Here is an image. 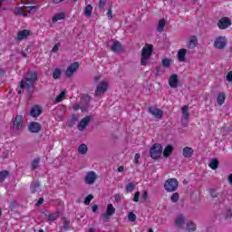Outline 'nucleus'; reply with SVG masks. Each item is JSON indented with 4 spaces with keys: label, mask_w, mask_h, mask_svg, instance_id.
Masks as SVG:
<instances>
[{
    "label": "nucleus",
    "mask_w": 232,
    "mask_h": 232,
    "mask_svg": "<svg viewBox=\"0 0 232 232\" xmlns=\"http://www.w3.org/2000/svg\"><path fill=\"white\" fill-rule=\"evenodd\" d=\"M35 81H37V73L35 72H28L25 81L22 80L20 83V90L18 93L21 94L23 90H28L30 92L32 88H34V84H35Z\"/></svg>",
    "instance_id": "obj_1"
},
{
    "label": "nucleus",
    "mask_w": 232,
    "mask_h": 232,
    "mask_svg": "<svg viewBox=\"0 0 232 232\" xmlns=\"http://www.w3.org/2000/svg\"><path fill=\"white\" fill-rule=\"evenodd\" d=\"M151 53H153V45L147 44L141 50V58L140 64L141 66H148L150 64V57H151Z\"/></svg>",
    "instance_id": "obj_2"
},
{
    "label": "nucleus",
    "mask_w": 232,
    "mask_h": 232,
    "mask_svg": "<svg viewBox=\"0 0 232 232\" xmlns=\"http://www.w3.org/2000/svg\"><path fill=\"white\" fill-rule=\"evenodd\" d=\"M37 8L38 7L36 5L24 6V7L16 6L12 10L14 15H22L23 17H26L28 14H35V12L37 11Z\"/></svg>",
    "instance_id": "obj_3"
},
{
    "label": "nucleus",
    "mask_w": 232,
    "mask_h": 232,
    "mask_svg": "<svg viewBox=\"0 0 232 232\" xmlns=\"http://www.w3.org/2000/svg\"><path fill=\"white\" fill-rule=\"evenodd\" d=\"M91 98L90 96L86 95L83 96L81 100L80 104H74L72 106V109L74 111H77V110H81L82 112L88 111V104H90Z\"/></svg>",
    "instance_id": "obj_4"
},
{
    "label": "nucleus",
    "mask_w": 232,
    "mask_h": 232,
    "mask_svg": "<svg viewBox=\"0 0 232 232\" xmlns=\"http://www.w3.org/2000/svg\"><path fill=\"white\" fill-rule=\"evenodd\" d=\"M164 188L169 193L177 191V188H179V181L177 179H169L167 181H165Z\"/></svg>",
    "instance_id": "obj_5"
},
{
    "label": "nucleus",
    "mask_w": 232,
    "mask_h": 232,
    "mask_svg": "<svg viewBox=\"0 0 232 232\" xmlns=\"http://www.w3.org/2000/svg\"><path fill=\"white\" fill-rule=\"evenodd\" d=\"M227 46V38L226 36H218L214 41V48L216 50H224Z\"/></svg>",
    "instance_id": "obj_6"
},
{
    "label": "nucleus",
    "mask_w": 232,
    "mask_h": 232,
    "mask_svg": "<svg viewBox=\"0 0 232 232\" xmlns=\"http://www.w3.org/2000/svg\"><path fill=\"white\" fill-rule=\"evenodd\" d=\"M113 215H115V207L112 204H108L106 212L101 215V218H102L103 222H108Z\"/></svg>",
    "instance_id": "obj_7"
},
{
    "label": "nucleus",
    "mask_w": 232,
    "mask_h": 232,
    "mask_svg": "<svg viewBox=\"0 0 232 232\" xmlns=\"http://www.w3.org/2000/svg\"><path fill=\"white\" fill-rule=\"evenodd\" d=\"M24 124V121L23 120V116L16 115L13 121L12 130L13 131H21L23 130V126Z\"/></svg>",
    "instance_id": "obj_8"
},
{
    "label": "nucleus",
    "mask_w": 232,
    "mask_h": 232,
    "mask_svg": "<svg viewBox=\"0 0 232 232\" xmlns=\"http://www.w3.org/2000/svg\"><path fill=\"white\" fill-rule=\"evenodd\" d=\"M150 154L151 159H159L162 155V145L159 143L154 144L150 150Z\"/></svg>",
    "instance_id": "obj_9"
},
{
    "label": "nucleus",
    "mask_w": 232,
    "mask_h": 232,
    "mask_svg": "<svg viewBox=\"0 0 232 232\" xmlns=\"http://www.w3.org/2000/svg\"><path fill=\"white\" fill-rule=\"evenodd\" d=\"M108 91V82H101L100 84L96 87V91L94 92L95 97H102Z\"/></svg>",
    "instance_id": "obj_10"
},
{
    "label": "nucleus",
    "mask_w": 232,
    "mask_h": 232,
    "mask_svg": "<svg viewBox=\"0 0 232 232\" xmlns=\"http://www.w3.org/2000/svg\"><path fill=\"white\" fill-rule=\"evenodd\" d=\"M95 180H97V173H95V171L87 172L84 178L85 184L92 186V184H95Z\"/></svg>",
    "instance_id": "obj_11"
},
{
    "label": "nucleus",
    "mask_w": 232,
    "mask_h": 232,
    "mask_svg": "<svg viewBox=\"0 0 232 232\" xmlns=\"http://www.w3.org/2000/svg\"><path fill=\"white\" fill-rule=\"evenodd\" d=\"M231 24H232L231 19L227 17H223L218 22V26L220 30H226V28H229Z\"/></svg>",
    "instance_id": "obj_12"
},
{
    "label": "nucleus",
    "mask_w": 232,
    "mask_h": 232,
    "mask_svg": "<svg viewBox=\"0 0 232 232\" xmlns=\"http://www.w3.org/2000/svg\"><path fill=\"white\" fill-rule=\"evenodd\" d=\"M77 70H79V63L74 62L70 66L67 67L65 71L66 77H72V75H73V73H75Z\"/></svg>",
    "instance_id": "obj_13"
},
{
    "label": "nucleus",
    "mask_w": 232,
    "mask_h": 232,
    "mask_svg": "<svg viewBox=\"0 0 232 232\" xmlns=\"http://www.w3.org/2000/svg\"><path fill=\"white\" fill-rule=\"evenodd\" d=\"M149 112L150 115L156 117V119H161L162 115H164V111L157 107H150Z\"/></svg>",
    "instance_id": "obj_14"
},
{
    "label": "nucleus",
    "mask_w": 232,
    "mask_h": 232,
    "mask_svg": "<svg viewBox=\"0 0 232 232\" xmlns=\"http://www.w3.org/2000/svg\"><path fill=\"white\" fill-rule=\"evenodd\" d=\"M90 121H92V117L90 116H86L85 118H83L78 124L79 131L84 130L86 129V126L90 124Z\"/></svg>",
    "instance_id": "obj_15"
},
{
    "label": "nucleus",
    "mask_w": 232,
    "mask_h": 232,
    "mask_svg": "<svg viewBox=\"0 0 232 232\" xmlns=\"http://www.w3.org/2000/svg\"><path fill=\"white\" fill-rule=\"evenodd\" d=\"M169 86L170 88H179V75L177 74H172L169 78Z\"/></svg>",
    "instance_id": "obj_16"
},
{
    "label": "nucleus",
    "mask_w": 232,
    "mask_h": 232,
    "mask_svg": "<svg viewBox=\"0 0 232 232\" xmlns=\"http://www.w3.org/2000/svg\"><path fill=\"white\" fill-rule=\"evenodd\" d=\"M41 124L39 122L33 121L29 124L28 130L31 133H39L41 131Z\"/></svg>",
    "instance_id": "obj_17"
},
{
    "label": "nucleus",
    "mask_w": 232,
    "mask_h": 232,
    "mask_svg": "<svg viewBox=\"0 0 232 232\" xmlns=\"http://www.w3.org/2000/svg\"><path fill=\"white\" fill-rule=\"evenodd\" d=\"M198 43V39H197V36H190L188 42L187 43V48H188L189 50H193L194 48H197Z\"/></svg>",
    "instance_id": "obj_18"
},
{
    "label": "nucleus",
    "mask_w": 232,
    "mask_h": 232,
    "mask_svg": "<svg viewBox=\"0 0 232 232\" xmlns=\"http://www.w3.org/2000/svg\"><path fill=\"white\" fill-rule=\"evenodd\" d=\"M188 53V49L181 48L178 51L177 57L179 63H186V54Z\"/></svg>",
    "instance_id": "obj_19"
},
{
    "label": "nucleus",
    "mask_w": 232,
    "mask_h": 232,
    "mask_svg": "<svg viewBox=\"0 0 232 232\" xmlns=\"http://www.w3.org/2000/svg\"><path fill=\"white\" fill-rule=\"evenodd\" d=\"M43 113V108L39 105L33 107L30 111L31 117H39Z\"/></svg>",
    "instance_id": "obj_20"
},
{
    "label": "nucleus",
    "mask_w": 232,
    "mask_h": 232,
    "mask_svg": "<svg viewBox=\"0 0 232 232\" xmlns=\"http://www.w3.org/2000/svg\"><path fill=\"white\" fill-rule=\"evenodd\" d=\"M175 224L177 227H179V229H182V226L186 224V218L184 217V215H179L175 220Z\"/></svg>",
    "instance_id": "obj_21"
},
{
    "label": "nucleus",
    "mask_w": 232,
    "mask_h": 232,
    "mask_svg": "<svg viewBox=\"0 0 232 232\" xmlns=\"http://www.w3.org/2000/svg\"><path fill=\"white\" fill-rule=\"evenodd\" d=\"M193 153L194 150L191 147H185L183 149V157H185V159H191V157H193Z\"/></svg>",
    "instance_id": "obj_22"
},
{
    "label": "nucleus",
    "mask_w": 232,
    "mask_h": 232,
    "mask_svg": "<svg viewBox=\"0 0 232 232\" xmlns=\"http://www.w3.org/2000/svg\"><path fill=\"white\" fill-rule=\"evenodd\" d=\"M63 19H66V14L64 13H58L53 15L52 21L53 23H59V21H63Z\"/></svg>",
    "instance_id": "obj_23"
},
{
    "label": "nucleus",
    "mask_w": 232,
    "mask_h": 232,
    "mask_svg": "<svg viewBox=\"0 0 232 232\" xmlns=\"http://www.w3.org/2000/svg\"><path fill=\"white\" fill-rule=\"evenodd\" d=\"M28 35H30V31L22 30V31L18 32L17 39H18V41H23V40L26 39V37H28Z\"/></svg>",
    "instance_id": "obj_24"
},
{
    "label": "nucleus",
    "mask_w": 232,
    "mask_h": 232,
    "mask_svg": "<svg viewBox=\"0 0 232 232\" xmlns=\"http://www.w3.org/2000/svg\"><path fill=\"white\" fill-rule=\"evenodd\" d=\"M186 231L188 232L197 231V225L193 221L187 222Z\"/></svg>",
    "instance_id": "obj_25"
},
{
    "label": "nucleus",
    "mask_w": 232,
    "mask_h": 232,
    "mask_svg": "<svg viewBox=\"0 0 232 232\" xmlns=\"http://www.w3.org/2000/svg\"><path fill=\"white\" fill-rule=\"evenodd\" d=\"M111 48L112 52H114L115 53H119V52L122 50V45L121 44V43L115 41Z\"/></svg>",
    "instance_id": "obj_26"
},
{
    "label": "nucleus",
    "mask_w": 232,
    "mask_h": 232,
    "mask_svg": "<svg viewBox=\"0 0 232 232\" xmlns=\"http://www.w3.org/2000/svg\"><path fill=\"white\" fill-rule=\"evenodd\" d=\"M217 102L218 106H222L224 102H226V93L224 92H219L217 98Z\"/></svg>",
    "instance_id": "obj_27"
},
{
    "label": "nucleus",
    "mask_w": 232,
    "mask_h": 232,
    "mask_svg": "<svg viewBox=\"0 0 232 232\" xmlns=\"http://www.w3.org/2000/svg\"><path fill=\"white\" fill-rule=\"evenodd\" d=\"M78 152L80 155H86L88 153V146L86 144H82L78 147Z\"/></svg>",
    "instance_id": "obj_28"
},
{
    "label": "nucleus",
    "mask_w": 232,
    "mask_h": 232,
    "mask_svg": "<svg viewBox=\"0 0 232 232\" xmlns=\"http://www.w3.org/2000/svg\"><path fill=\"white\" fill-rule=\"evenodd\" d=\"M188 110H189V106L188 105L183 106L181 109L182 115L186 120L189 119V111H188Z\"/></svg>",
    "instance_id": "obj_29"
},
{
    "label": "nucleus",
    "mask_w": 232,
    "mask_h": 232,
    "mask_svg": "<svg viewBox=\"0 0 232 232\" xmlns=\"http://www.w3.org/2000/svg\"><path fill=\"white\" fill-rule=\"evenodd\" d=\"M92 12H93V7L92 6V5H86L85 10H84V14H85L86 17H92Z\"/></svg>",
    "instance_id": "obj_30"
},
{
    "label": "nucleus",
    "mask_w": 232,
    "mask_h": 232,
    "mask_svg": "<svg viewBox=\"0 0 232 232\" xmlns=\"http://www.w3.org/2000/svg\"><path fill=\"white\" fill-rule=\"evenodd\" d=\"M173 151V147L171 145H168L163 150L164 157H169Z\"/></svg>",
    "instance_id": "obj_31"
},
{
    "label": "nucleus",
    "mask_w": 232,
    "mask_h": 232,
    "mask_svg": "<svg viewBox=\"0 0 232 232\" xmlns=\"http://www.w3.org/2000/svg\"><path fill=\"white\" fill-rule=\"evenodd\" d=\"M63 73V71L59 68H55L53 71V79H59V77H61V74Z\"/></svg>",
    "instance_id": "obj_32"
},
{
    "label": "nucleus",
    "mask_w": 232,
    "mask_h": 232,
    "mask_svg": "<svg viewBox=\"0 0 232 232\" xmlns=\"http://www.w3.org/2000/svg\"><path fill=\"white\" fill-rule=\"evenodd\" d=\"M47 217V220H50L51 222L55 221L56 219L59 218V213H52L46 216Z\"/></svg>",
    "instance_id": "obj_33"
},
{
    "label": "nucleus",
    "mask_w": 232,
    "mask_h": 232,
    "mask_svg": "<svg viewBox=\"0 0 232 232\" xmlns=\"http://www.w3.org/2000/svg\"><path fill=\"white\" fill-rule=\"evenodd\" d=\"M209 168H211V169H217V168H218V160L217 159L211 160L209 163Z\"/></svg>",
    "instance_id": "obj_34"
},
{
    "label": "nucleus",
    "mask_w": 232,
    "mask_h": 232,
    "mask_svg": "<svg viewBox=\"0 0 232 232\" xmlns=\"http://www.w3.org/2000/svg\"><path fill=\"white\" fill-rule=\"evenodd\" d=\"M41 162V159L40 158H36L33 160L31 166H32V169H37V168H39V163Z\"/></svg>",
    "instance_id": "obj_35"
},
{
    "label": "nucleus",
    "mask_w": 232,
    "mask_h": 232,
    "mask_svg": "<svg viewBox=\"0 0 232 232\" xmlns=\"http://www.w3.org/2000/svg\"><path fill=\"white\" fill-rule=\"evenodd\" d=\"M171 59L169 58H165L162 60V66L163 68H169V66H171Z\"/></svg>",
    "instance_id": "obj_36"
},
{
    "label": "nucleus",
    "mask_w": 232,
    "mask_h": 232,
    "mask_svg": "<svg viewBox=\"0 0 232 232\" xmlns=\"http://www.w3.org/2000/svg\"><path fill=\"white\" fill-rule=\"evenodd\" d=\"M66 95V92H62L55 99V102H63L64 101V97Z\"/></svg>",
    "instance_id": "obj_37"
},
{
    "label": "nucleus",
    "mask_w": 232,
    "mask_h": 232,
    "mask_svg": "<svg viewBox=\"0 0 232 232\" xmlns=\"http://www.w3.org/2000/svg\"><path fill=\"white\" fill-rule=\"evenodd\" d=\"M165 26H166V21L160 20L158 24V32H162Z\"/></svg>",
    "instance_id": "obj_38"
},
{
    "label": "nucleus",
    "mask_w": 232,
    "mask_h": 232,
    "mask_svg": "<svg viewBox=\"0 0 232 232\" xmlns=\"http://www.w3.org/2000/svg\"><path fill=\"white\" fill-rule=\"evenodd\" d=\"M137 220V216L133 212H130L128 215L129 222H135Z\"/></svg>",
    "instance_id": "obj_39"
},
{
    "label": "nucleus",
    "mask_w": 232,
    "mask_h": 232,
    "mask_svg": "<svg viewBox=\"0 0 232 232\" xmlns=\"http://www.w3.org/2000/svg\"><path fill=\"white\" fill-rule=\"evenodd\" d=\"M93 200V195L90 194L88 197L85 198L83 204H85V206H90V202H92Z\"/></svg>",
    "instance_id": "obj_40"
},
{
    "label": "nucleus",
    "mask_w": 232,
    "mask_h": 232,
    "mask_svg": "<svg viewBox=\"0 0 232 232\" xmlns=\"http://www.w3.org/2000/svg\"><path fill=\"white\" fill-rule=\"evenodd\" d=\"M126 191L128 193H131V191H133L135 189V184L133 183H129L126 188H125Z\"/></svg>",
    "instance_id": "obj_41"
},
{
    "label": "nucleus",
    "mask_w": 232,
    "mask_h": 232,
    "mask_svg": "<svg viewBox=\"0 0 232 232\" xmlns=\"http://www.w3.org/2000/svg\"><path fill=\"white\" fill-rule=\"evenodd\" d=\"M39 182H34L31 185V191L32 193H35V191H37V189H39Z\"/></svg>",
    "instance_id": "obj_42"
},
{
    "label": "nucleus",
    "mask_w": 232,
    "mask_h": 232,
    "mask_svg": "<svg viewBox=\"0 0 232 232\" xmlns=\"http://www.w3.org/2000/svg\"><path fill=\"white\" fill-rule=\"evenodd\" d=\"M8 177V171L4 170L0 172V182H3Z\"/></svg>",
    "instance_id": "obj_43"
},
{
    "label": "nucleus",
    "mask_w": 232,
    "mask_h": 232,
    "mask_svg": "<svg viewBox=\"0 0 232 232\" xmlns=\"http://www.w3.org/2000/svg\"><path fill=\"white\" fill-rule=\"evenodd\" d=\"M63 229L68 231L70 229V220L63 218Z\"/></svg>",
    "instance_id": "obj_44"
},
{
    "label": "nucleus",
    "mask_w": 232,
    "mask_h": 232,
    "mask_svg": "<svg viewBox=\"0 0 232 232\" xmlns=\"http://www.w3.org/2000/svg\"><path fill=\"white\" fill-rule=\"evenodd\" d=\"M22 5H35L37 1L35 0H19Z\"/></svg>",
    "instance_id": "obj_45"
},
{
    "label": "nucleus",
    "mask_w": 232,
    "mask_h": 232,
    "mask_svg": "<svg viewBox=\"0 0 232 232\" xmlns=\"http://www.w3.org/2000/svg\"><path fill=\"white\" fill-rule=\"evenodd\" d=\"M179 193H173L171 198H170V200L171 202H179Z\"/></svg>",
    "instance_id": "obj_46"
},
{
    "label": "nucleus",
    "mask_w": 232,
    "mask_h": 232,
    "mask_svg": "<svg viewBox=\"0 0 232 232\" xmlns=\"http://www.w3.org/2000/svg\"><path fill=\"white\" fill-rule=\"evenodd\" d=\"M106 3H107V0H100L99 5H98L99 9L102 10V8L106 6Z\"/></svg>",
    "instance_id": "obj_47"
},
{
    "label": "nucleus",
    "mask_w": 232,
    "mask_h": 232,
    "mask_svg": "<svg viewBox=\"0 0 232 232\" xmlns=\"http://www.w3.org/2000/svg\"><path fill=\"white\" fill-rule=\"evenodd\" d=\"M60 47H61V43L55 44L54 46H53V50H52V52H53V53H56V52H59V48H60Z\"/></svg>",
    "instance_id": "obj_48"
},
{
    "label": "nucleus",
    "mask_w": 232,
    "mask_h": 232,
    "mask_svg": "<svg viewBox=\"0 0 232 232\" xmlns=\"http://www.w3.org/2000/svg\"><path fill=\"white\" fill-rule=\"evenodd\" d=\"M210 195H211L212 198H217L218 197V193L215 189L210 190Z\"/></svg>",
    "instance_id": "obj_49"
},
{
    "label": "nucleus",
    "mask_w": 232,
    "mask_h": 232,
    "mask_svg": "<svg viewBox=\"0 0 232 232\" xmlns=\"http://www.w3.org/2000/svg\"><path fill=\"white\" fill-rule=\"evenodd\" d=\"M226 79L228 82H232V71L227 72Z\"/></svg>",
    "instance_id": "obj_50"
},
{
    "label": "nucleus",
    "mask_w": 232,
    "mask_h": 232,
    "mask_svg": "<svg viewBox=\"0 0 232 232\" xmlns=\"http://www.w3.org/2000/svg\"><path fill=\"white\" fill-rule=\"evenodd\" d=\"M139 197H140V192L137 191L134 194V198H133L134 202H137L139 200Z\"/></svg>",
    "instance_id": "obj_51"
},
{
    "label": "nucleus",
    "mask_w": 232,
    "mask_h": 232,
    "mask_svg": "<svg viewBox=\"0 0 232 232\" xmlns=\"http://www.w3.org/2000/svg\"><path fill=\"white\" fill-rule=\"evenodd\" d=\"M140 159V154H139V153L135 154V157H134L135 164H139Z\"/></svg>",
    "instance_id": "obj_52"
},
{
    "label": "nucleus",
    "mask_w": 232,
    "mask_h": 232,
    "mask_svg": "<svg viewBox=\"0 0 232 232\" xmlns=\"http://www.w3.org/2000/svg\"><path fill=\"white\" fill-rule=\"evenodd\" d=\"M232 217V211L231 209H227L226 212V218H231Z\"/></svg>",
    "instance_id": "obj_53"
},
{
    "label": "nucleus",
    "mask_w": 232,
    "mask_h": 232,
    "mask_svg": "<svg viewBox=\"0 0 232 232\" xmlns=\"http://www.w3.org/2000/svg\"><path fill=\"white\" fill-rule=\"evenodd\" d=\"M107 16H108V19L110 21H111V19H113V15H111V9H109L108 12H107Z\"/></svg>",
    "instance_id": "obj_54"
},
{
    "label": "nucleus",
    "mask_w": 232,
    "mask_h": 232,
    "mask_svg": "<svg viewBox=\"0 0 232 232\" xmlns=\"http://www.w3.org/2000/svg\"><path fill=\"white\" fill-rule=\"evenodd\" d=\"M141 198L144 201L148 200V191H144Z\"/></svg>",
    "instance_id": "obj_55"
},
{
    "label": "nucleus",
    "mask_w": 232,
    "mask_h": 232,
    "mask_svg": "<svg viewBox=\"0 0 232 232\" xmlns=\"http://www.w3.org/2000/svg\"><path fill=\"white\" fill-rule=\"evenodd\" d=\"M44 202V198H40L39 200L36 203V206H41V204H43Z\"/></svg>",
    "instance_id": "obj_56"
},
{
    "label": "nucleus",
    "mask_w": 232,
    "mask_h": 232,
    "mask_svg": "<svg viewBox=\"0 0 232 232\" xmlns=\"http://www.w3.org/2000/svg\"><path fill=\"white\" fill-rule=\"evenodd\" d=\"M99 209V207L97 205L92 206V212L95 213Z\"/></svg>",
    "instance_id": "obj_57"
},
{
    "label": "nucleus",
    "mask_w": 232,
    "mask_h": 232,
    "mask_svg": "<svg viewBox=\"0 0 232 232\" xmlns=\"http://www.w3.org/2000/svg\"><path fill=\"white\" fill-rule=\"evenodd\" d=\"M118 171L119 173H122V171H124V167L123 166L119 167Z\"/></svg>",
    "instance_id": "obj_58"
},
{
    "label": "nucleus",
    "mask_w": 232,
    "mask_h": 232,
    "mask_svg": "<svg viewBox=\"0 0 232 232\" xmlns=\"http://www.w3.org/2000/svg\"><path fill=\"white\" fill-rule=\"evenodd\" d=\"M53 3H55V5H59V3H63L64 0H52Z\"/></svg>",
    "instance_id": "obj_59"
},
{
    "label": "nucleus",
    "mask_w": 232,
    "mask_h": 232,
    "mask_svg": "<svg viewBox=\"0 0 232 232\" xmlns=\"http://www.w3.org/2000/svg\"><path fill=\"white\" fill-rule=\"evenodd\" d=\"M94 81H95V82H97V81H101V76H95L94 77Z\"/></svg>",
    "instance_id": "obj_60"
},
{
    "label": "nucleus",
    "mask_w": 232,
    "mask_h": 232,
    "mask_svg": "<svg viewBox=\"0 0 232 232\" xmlns=\"http://www.w3.org/2000/svg\"><path fill=\"white\" fill-rule=\"evenodd\" d=\"M115 200H116V202H119V200H121V196H115Z\"/></svg>",
    "instance_id": "obj_61"
},
{
    "label": "nucleus",
    "mask_w": 232,
    "mask_h": 232,
    "mask_svg": "<svg viewBox=\"0 0 232 232\" xmlns=\"http://www.w3.org/2000/svg\"><path fill=\"white\" fill-rule=\"evenodd\" d=\"M0 75H5V70L0 69Z\"/></svg>",
    "instance_id": "obj_62"
},
{
    "label": "nucleus",
    "mask_w": 232,
    "mask_h": 232,
    "mask_svg": "<svg viewBox=\"0 0 232 232\" xmlns=\"http://www.w3.org/2000/svg\"><path fill=\"white\" fill-rule=\"evenodd\" d=\"M89 232H95V228H90Z\"/></svg>",
    "instance_id": "obj_63"
},
{
    "label": "nucleus",
    "mask_w": 232,
    "mask_h": 232,
    "mask_svg": "<svg viewBox=\"0 0 232 232\" xmlns=\"http://www.w3.org/2000/svg\"><path fill=\"white\" fill-rule=\"evenodd\" d=\"M38 232H44V230H43V229H40Z\"/></svg>",
    "instance_id": "obj_64"
}]
</instances>
